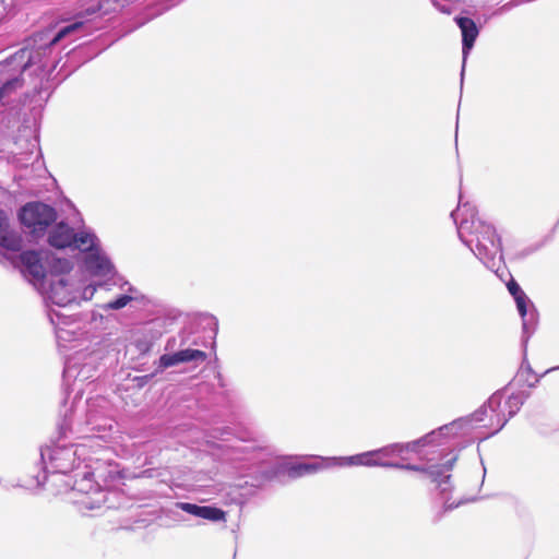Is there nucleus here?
<instances>
[{"label": "nucleus", "instance_id": "5701e85b", "mask_svg": "<svg viewBox=\"0 0 559 559\" xmlns=\"http://www.w3.org/2000/svg\"><path fill=\"white\" fill-rule=\"evenodd\" d=\"M23 85V80L20 78H14L9 80L0 87V100L8 96L11 92L21 88Z\"/></svg>", "mask_w": 559, "mask_h": 559}, {"label": "nucleus", "instance_id": "20e7f679", "mask_svg": "<svg viewBox=\"0 0 559 559\" xmlns=\"http://www.w3.org/2000/svg\"><path fill=\"white\" fill-rule=\"evenodd\" d=\"M345 465H360L368 467L378 466L415 472L425 471L423 467L418 465L404 464L399 462L397 455L395 453L394 443H391L380 449L367 451L352 456L319 457L314 463L295 464L288 468V475L292 478H297L317 472L318 469Z\"/></svg>", "mask_w": 559, "mask_h": 559}, {"label": "nucleus", "instance_id": "4468645a", "mask_svg": "<svg viewBox=\"0 0 559 559\" xmlns=\"http://www.w3.org/2000/svg\"><path fill=\"white\" fill-rule=\"evenodd\" d=\"M207 358L205 352L200 349L185 348L173 354H164L159 357L158 367L167 369L183 362H203Z\"/></svg>", "mask_w": 559, "mask_h": 559}, {"label": "nucleus", "instance_id": "a878e982", "mask_svg": "<svg viewBox=\"0 0 559 559\" xmlns=\"http://www.w3.org/2000/svg\"><path fill=\"white\" fill-rule=\"evenodd\" d=\"M153 346L152 342L144 341V340H138L135 342V347L141 354H145L151 350Z\"/></svg>", "mask_w": 559, "mask_h": 559}, {"label": "nucleus", "instance_id": "423d86ee", "mask_svg": "<svg viewBox=\"0 0 559 559\" xmlns=\"http://www.w3.org/2000/svg\"><path fill=\"white\" fill-rule=\"evenodd\" d=\"M23 271L35 281H41L45 277V266L43 260H46L51 272V278L64 276L72 269V262L64 258L50 255L46 251L37 252L33 250L24 251L20 255Z\"/></svg>", "mask_w": 559, "mask_h": 559}, {"label": "nucleus", "instance_id": "a211bd4d", "mask_svg": "<svg viewBox=\"0 0 559 559\" xmlns=\"http://www.w3.org/2000/svg\"><path fill=\"white\" fill-rule=\"evenodd\" d=\"M0 247L14 252L22 249V238L9 229L8 215L3 210H0Z\"/></svg>", "mask_w": 559, "mask_h": 559}, {"label": "nucleus", "instance_id": "7ed1b4c3", "mask_svg": "<svg viewBox=\"0 0 559 559\" xmlns=\"http://www.w3.org/2000/svg\"><path fill=\"white\" fill-rule=\"evenodd\" d=\"M510 385L496 391L487 402L475 411L472 415L461 417L448 425H443L441 430H461L462 437L471 436L475 429H486L474 438L484 440L499 432L506 424L522 407L530 393L519 391L511 393L506 401L504 393Z\"/></svg>", "mask_w": 559, "mask_h": 559}, {"label": "nucleus", "instance_id": "393cba45", "mask_svg": "<svg viewBox=\"0 0 559 559\" xmlns=\"http://www.w3.org/2000/svg\"><path fill=\"white\" fill-rule=\"evenodd\" d=\"M80 288V286L78 285ZM96 292V287L93 285H87L83 288L82 293L79 292V299L88 300L91 299Z\"/></svg>", "mask_w": 559, "mask_h": 559}, {"label": "nucleus", "instance_id": "f03ea898", "mask_svg": "<svg viewBox=\"0 0 559 559\" xmlns=\"http://www.w3.org/2000/svg\"><path fill=\"white\" fill-rule=\"evenodd\" d=\"M451 217L456 225L460 240L475 257L490 270L498 267L502 261L501 239L495 227L478 216L474 204L463 202L462 193Z\"/></svg>", "mask_w": 559, "mask_h": 559}, {"label": "nucleus", "instance_id": "6ab92c4d", "mask_svg": "<svg viewBox=\"0 0 559 559\" xmlns=\"http://www.w3.org/2000/svg\"><path fill=\"white\" fill-rule=\"evenodd\" d=\"M74 230L67 223H58L49 234L48 242L51 247L63 249L72 247Z\"/></svg>", "mask_w": 559, "mask_h": 559}, {"label": "nucleus", "instance_id": "9b49d317", "mask_svg": "<svg viewBox=\"0 0 559 559\" xmlns=\"http://www.w3.org/2000/svg\"><path fill=\"white\" fill-rule=\"evenodd\" d=\"M443 428L440 427L437 430H433L426 436L411 441V442H396L394 443L395 453L397 455L399 462L403 463L411 459L412 454H419L421 448L432 444L438 441V444H442L443 442L439 441V439L443 438H455L462 437L461 430H441Z\"/></svg>", "mask_w": 559, "mask_h": 559}, {"label": "nucleus", "instance_id": "6e6552de", "mask_svg": "<svg viewBox=\"0 0 559 559\" xmlns=\"http://www.w3.org/2000/svg\"><path fill=\"white\" fill-rule=\"evenodd\" d=\"M91 1L93 3L88 4L82 11H80L75 16L74 22L58 29L53 37L49 39L48 48H52L64 40L71 43L84 35L90 34L92 31L90 20H84V17L94 15L97 12H103L104 14L109 12V9L105 7V0Z\"/></svg>", "mask_w": 559, "mask_h": 559}, {"label": "nucleus", "instance_id": "dca6fc26", "mask_svg": "<svg viewBox=\"0 0 559 559\" xmlns=\"http://www.w3.org/2000/svg\"><path fill=\"white\" fill-rule=\"evenodd\" d=\"M455 22L462 32L463 73L466 58L474 46V43L479 34V31L475 22L469 17H455Z\"/></svg>", "mask_w": 559, "mask_h": 559}, {"label": "nucleus", "instance_id": "0eeeda50", "mask_svg": "<svg viewBox=\"0 0 559 559\" xmlns=\"http://www.w3.org/2000/svg\"><path fill=\"white\" fill-rule=\"evenodd\" d=\"M81 478H76L71 489L72 501L79 506L81 510L99 509L106 501V492L94 480V473L91 465L85 464L84 471L80 473ZM79 473L75 474V477Z\"/></svg>", "mask_w": 559, "mask_h": 559}, {"label": "nucleus", "instance_id": "2eb2a0df", "mask_svg": "<svg viewBox=\"0 0 559 559\" xmlns=\"http://www.w3.org/2000/svg\"><path fill=\"white\" fill-rule=\"evenodd\" d=\"M176 508L180 509L191 515L209 520L212 522H225L226 512L219 508L212 506H198L190 502H177Z\"/></svg>", "mask_w": 559, "mask_h": 559}, {"label": "nucleus", "instance_id": "412c9836", "mask_svg": "<svg viewBox=\"0 0 559 559\" xmlns=\"http://www.w3.org/2000/svg\"><path fill=\"white\" fill-rule=\"evenodd\" d=\"M538 378L533 372L530 365H522L520 370L518 371L514 380L509 383V385H512L513 383H524L527 388H533L538 383Z\"/></svg>", "mask_w": 559, "mask_h": 559}, {"label": "nucleus", "instance_id": "cd10ccee", "mask_svg": "<svg viewBox=\"0 0 559 559\" xmlns=\"http://www.w3.org/2000/svg\"><path fill=\"white\" fill-rule=\"evenodd\" d=\"M122 281H126V280L121 276L115 275L112 278V284L115 286H118V284H122Z\"/></svg>", "mask_w": 559, "mask_h": 559}, {"label": "nucleus", "instance_id": "b1692460", "mask_svg": "<svg viewBox=\"0 0 559 559\" xmlns=\"http://www.w3.org/2000/svg\"><path fill=\"white\" fill-rule=\"evenodd\" d=\"M178 337L180 338V341L178 342L177 337H171L167 341L166 343V346H165V349L166 350H174L177 346L179 347H182L185 345H187V337L185 335V333H179Z\"/></svg>", "mask_w": 559, "mask_h": 559}, {"label": "nucleus", "instance_id": "f8f14e48", "mask_svg": "<svg viewBox=\"0 0 559 559\" xmlns=\"http://www.w3.org/2000/svg\"><path fill=\"white\" fill-rule=\"evenodd\" d=\"M455 460H456L455 456L448 460L442 465V468H443L442 471L437 466H431L428 472L432 478V481L436 483V488L438 490L440 501L443 504L445 510H452L465 502L462 500H460L457 502H450L449 495L452 489L451 481H450L451 475L450 474L445 475L444 472H449L452 469V466H453Z\"/></svg>", "mask_w": 559, "mask_h": 559}, {"label": "nucleus", "instance_id": "9d476101", "mask_svg": "<svg viewBox=\"0 0 559 559\" xmlns=\"http://www.w3.org/2000/svg\"><path fill=\"white\" fill-rule=\"evenodd\" d=\"M507 287L509 293L514 298L516 309L522 318L523 340L526 343L537 326V310L534 304L531 301V299L526 296V294L514 280H511L507 284Z\"/></svg>", "mask_w": 559, "mask_h": 559}, {"label": "nucleus", "instance_id": "c756f323", "mask_svg": "<svg viewBox=\"0 0 559 559\" xmlns=\"http://www.w3.org/2000/svg\"><path fill=\"white\" fill-rule=\"evenodd\" d=\"M556 369H559V366H558V367L552 368V370H556ZM548 371H551V369H549Z\"/></svg>", "mask_w": 559, "mask_h": 559}, {"label": "nucleus", "instance_id": "1a4fd4ad", "mask_svg": "<svg viewBox=\"0 0 559 559\" xmlns=\"http://www.w3.org/2000/svg\"><path fill=\"white\" fill-rule=\"evenodd\" d=\"M19 217L32 234H41L56 222L57 212L43 202H29L21 209Z\"/></svg>", "mask_w": 559, "mask_h": 559}, {"label": "nucleus", "instance_id": "4be33fe9", "mask_svg": "<svg viewBox=\"0 0 559 559\" xmlns=\"http://www.w3.org/2000/svg\"><path fill=\"white\" fill-rule=\"evenodd\" d=\"M138 299L136 295L122 294L118 298L105 304L104 310H119L124 308L130 301Z\"/></svg>", "mask_w": 559, "mask_h": 559}, {"label": "nucleus", "instance_id": "f3484780", "mask_svg": "<svg viewBox=\"0 0 559 559\" xmlns=\"http://www.w3.org/2000/svg\"><path fill=\"white\" fill-rule=\"evenodd\" d=\"M84 264L86 270L96 276H106L114 272V265L100 248L85 255Z\"/></svg>", "mask_w": 559, "mask_h": 559}, {"label": "nucleus", "instance_id": "c85d7f7f", "mask_svg": "<svg viewBox=\"0 0 559 559\" xmlns=\"http://www.w3.org/2000/svg\"><path fill=\"white\" fill-rule=\"evenodd\" d=\"M96 415H97V418H100L102 413L98 412V413H96Z\"/></svg>", "mask_w": 559, "mask_h": 559}, {"label": "nucleus", "instance_id": "bb28decb", "mask_svg": "<svg viewBox=\"0 0 559 559\" xmlns=\"http://www.w3.org/2000/svg\"><path fill=\"white\" fill-rule=\"evenodd\" d=\"M118 287L124 292V294L129 295H136L138 296V289L133 287L128 281H122V284H118Z\"/></svg>", "mask_w": 559, "mask_h": 559}, {"label": "nucleus", "instance_id": "ddd939ff", "mask_svg": "<svg viewBox=\"0 0 559 559\" xmlns=\"http://www.w3.org/2000/svg\"><path fill=\"white\" fill-rule=\"evenodd\" d=\"M48 299L56 306L64 308L79 300L78 284L66 276L51 278L49 283Z\"/></svg>", "mask_w": 559, "mask_h": 559}, {"label": "nucleus", "instance_id": "39448f33", "mask_svg": "<svg viewBox=\"0 0 559 559\" xmlns=\"http://www.w3.org/2000/svg\"><path fill=\"white\" fill-rule=\"evenodd\" d=\"M106 435H85L84 443L67 444L62 439L52 445L40 450V459L45 463V469L33 477L27 486L39 487L45 484L47 473L68 474L80 469L82 463L91 461L88 450L93 447L95 439L105 438Z\"/></svg>", "mask_w": 559, "mask_h": 559}, {"label": "nucleus", "instance_id": "f257e3e1", "mask_svg": "<svg viewBox=\"0 0 559 559\" xmlns=\"http://www.w3.org/2000/svg\"><path fill=\"white\" fill-rule=\"evenodd\" d=\"M48 317L55 326L58 346L61 349L74 350L66 358L63 382L67 390L75 391L76 395L70 409L71 414L64 415L63 423L59 427L60 435L66 437L67 431L85 433L86 430L82 428V425H85L92 432L111 431L115 427V419L111 415V405L104 396L88 399L84 421L76 418L78 397L82 395L84 382L96 376L98 362L103 357L102 350L96 349L95 344L83 337L81 322L72 316L51 309Z\"/></svg>", "mask_w": 559, "mask_h": 559}, {"label": "nucleus", "instance_id": "aec40b11", "mask_svg": "<svg viewBox=\"0 0 559 559\" xmlns=\"http://www.w3.org/2000/svg\"><path fill=\"white\" fill-rule=\"evenodd\" d=\"M72 247L82 252H94V250L99 248L98 238L91 230H81L74 233Z\"/></svg>", "mask_w": 559, "mask_h": 559}]
</instances>
